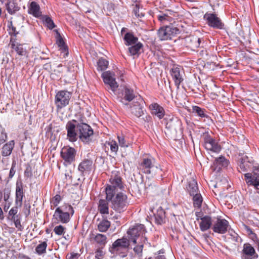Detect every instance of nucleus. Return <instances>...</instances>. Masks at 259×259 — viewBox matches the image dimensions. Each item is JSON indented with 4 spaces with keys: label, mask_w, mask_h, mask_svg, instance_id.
Here are the masks:
<instances>
[{
    "label": "nucleus",
    "mask_w": 259,
    "mask_h": 259,
    "mask_svg": "<svg viewBox=\"0 0 259 259\" xmlns=\"http://www.w3.org/2000/svg\"><path fill=\"white\" fill-rule=\"evenodd\" d=\"M252 160L251 157H248L247 156H243L239 164V168L242 171H246L249 170L252 166Z\"/></svg>",
    "instance_id": "23"
},
{
    "label": "nucleus",
    "mask_w": 259,
    "mask_h": 259,
    "mask_svg": "<svg viewBox=\"0 0 259 259\" xmlns=\"http://www.w3.org/2000/svg\"><path fill=\"white\" fill-rule=\"evenodd\" d=\"M57 33V37H56V44H57L58 47L62 51V52H64L65 55L67 56L68 55L67 52V48L65 44V42L61 37L60 34L58 32V30H56Z\"/></svg>",
    "instance_id": "34"
},
{
    "label": "nucleus",
    "mask_w": 259,
    "mask_h": 259,
    "mask_svg": "<svg viewBox=\"0 0 259 259\" xmlns=\"http://www.w3.org/2000/svg\"><path fill=\"white\" fill-rule=\"evenodd\" d=\"M73 122H76L75 120L69 121L66 124V129L67 130V138L71 142H74L77 140L78 132L76 131L77 124Z\"/></svg>",
    "instance_id": "16"
},
{
    "label": "nucleus",
    "mask_w": 259,
    "mask_h": 259,
    "mask_svg": "<svg viewBox=\"0 0 259 259\" xmlns=\"http://www.w3.org/2000/svg\"><path fill=\"white\" fill-rule=\"evenodd\" d=\"M2 193L4 201L5 202H9L11 195V190L8 188H5Z\"/></svg>",
    "instance_id": "47"
},
{
    "label": "nucleus",
    "mask_w": 259,
    "mask_h": 259,
    "mask_svg": "<svg viewBox=\"0 0 259 259\" xmlns=\"http://www.w3.org/2000/svg\"><path fill=\"white\" fill-rule=\"evenodd\" d=\"M192 112L200 117H206L207 115L204 112V109L201 108L197 106H193L192 109Z\"/></svg>",
    "instance_id": "40"
},
{
    "label": "nucleus",
    "mask_w": 259,
    "mask_h": 259,
    "mask_svg": "<svg viewBox=\"0 0 259 259\" xmlns=\"http://www.w3.org/2000/svg\"><path fill=\"white\" fill-rule=\"evenodd\" d=\"M130 245L129 240L125 238H122L116 240L112 244L113 248H116L118 247L120 248H127Z\"/></svg>",
    "instance_id": "35"
},
{
    "label": "nucleus",
    "mask_w": 259,
    "mask_h": 259,
    "mask_svg": "<svg viewBox=\"0 0 259 259\" xmlns=\"http://www.w3.org/2000/svg\"><path fill=\"white\" fill-rule=\"evenodd\" d=\"M7 139L6 133L2 132L0 134V145L4 143Z\"/></svg>",
    "instance_id": "53"
},
{
    "label": "nucleus",
    "mask_w": 259,
    "mask_h": 259,
    "mask_svg": "<svg viewBox=\"0 0 259 259\" xmlns=\"http://www.w3.org/2000/svg\"><path fill=\"white\" fill-rule=\"evenodd\" d=\"M61 200V197L59 195H56L51 200V207L53 206H57L59 203L60 201Z\"/></svg>",
    "instance_id": "48"
},
{
    "label": "nucleus",
    "mask_w": 259,
    "mask_h": 259,
    "mask_svg": "<svg viewBox=\"0 0 259 259\" xmlns=\"http://www.w3.org/2000/svg\"><path fill=\"white\" fill-rule=\"evenodd\" d=\"M143 47V45L140 42H138L133 45H131L128 49V52L132 56H139L141 53V50Z\"/></svg>",
    "instance_id": "33"
},
{
    "label": "nucleus",
    "mask_w": 259,
    "mask_h": 259,
    "mask_svg": "<svg viewBox=\"0 0 259 259\" xmlns=\"http://www.w3.org/2000/svg\"><path fill=\"white\" fill-rule=\"evenodd\" d=\"M17 211H9L8 219L14 221L15 226L18 231H22L23 227L21 224V216L17 214Z\"/></svg>",
    "instance_id": "24"
},
{
    "label": "nucleus",
    "mask_w": 259,
    "mask_h": 259,
    "mask_svg": "<svg viewBox=\"0 0 259 259\" xmlns=\"http://www.w3.org/2000/svg\"><path fill=\"white\" fill-rule=\"evenodd\" d=\"M117 138L120 146L122 147H127L128 146V143L125 141V138L123 136H118Z\"/></svg>",
    "instance_id": "49"
},
{
    "label": "nucleus",
    "mask_w": 259,
    "mask_h": 259,
    "mask_svg": "<svg viewBox=\"0 0 259 259\" xmlns=\"http://www.w3.org/2000/svg\"><path fill=\"white\" fill-rule=\"evenodd\" d=\"M66 209L68 208V210H73V208L70 205H68V207H66Z\"/></svg>",
    "instance_id": "61"
},
{
    "label": "nucleus",
    "mask_w": 259,
    "mask_h": 259,
    "mask_svg": "<svg viewBox=\"0 0 259 259\" xmlns=\"http://www.w3.org/2000/svg\"><path fill=\"white\" fill-rule=\"evenodd\" d=\"M110 147V150L113 152H116L118 149V146L117 143L113 140L110 141L108 143Z\"/></svg>",
    "instance_id": "50"
},
{
    "label": "nucleus",
    "mask_w": 259,
    "mask_h": 259,
    "mask_svg": "<svg viewBox=\"0 0 259 259\" xmlns=\"http://www.w3.org/2000/svg\"><path fill=\"white\" fill-rule=\"evenodd\" d=\"M139 168L144 173L150 175L152 177L157 175L161 176V169L152 157H144L139 163Z\"/></svg>",
    "instance_id": "2"
},
{
    "label": "nucleus",
    "mask_w": 259,
    "mask_h": 259,
    "mask_svg": "<svg viewBox=\"0 0 259 259\" xmlns=\"http://www.w3.org/2000/svg\"><path fill=\"white\" fill-rule=\"evenodd\" d=\"M72 93L66 90L59 91L55 98V104L57 109H61L69 104Z\"/></svg>",
    "instance_id": "5"
},
{
    "label": "nucleus",
    "mask_w": 259,
    "mask_h": 259,
    "mask_svg": "<svg viewBox=\"0 0 259 259\" xmlns=\"http://www.w3.org/2000/svg\"><path fill=\"white\" fill-rule=\"evenodd\" d=\"M93 162L91 160L85 159L80 163L78 169L82 175H88L92 168Z\"/></svg>",
    "instance_id": "20"
},
{
    "label": "nucleus",
    "mask_w": 259,
    "mask_h": 259,
    "mask_svg": "<svg viewBox=\"0 0 259 259\" xmlns=\"http://www.w3.org/2000/svg\"><path fill=\"white\" fill-rule=\"evenodd\" d=\"M224 206H223L222 204V209L223 210H226L227 209H230L232 208V206L229 204L228 206H227V204L226 203H224Z\"/></svg>",
    "instance_id": "57"
},
{
    "label": "nucleus",
    "mask_w": 259,
    "mask_h": 259,
    "mask_svg": "<svg viewBox=\"0 0 259 259\" xmlns=\"http://www.w3.org/2000/svg\"><path fill=\"white\" fill-rule=\"evenodd\" d=\"M196 216L197 221L200 220L199 223V227L200 230L203 231H206L212 227L213 221L209 215H204L202 213V211H196Z\"/></svg>",
    "instance_id": "9"
},
{
    "label": "nucleus",
    "mask_w": 259,
    "mask_h": 259,
    "mask_svg": "<svg viewBox=\"0 0 259 259\" xmlns=\"http://www.w3.org/2000/svg\"><path fill=\"white\" fill-rule=\"evenodd\" d=\"M139 96H137L134 91L128 87H125L123 90L121 95L120 96V101L124 105L127 106L128 102L132 101L135 99H138Z\"/></svg>",
    "instance_id": "10"
},
{
    "label": "nucleus",
    "mask_w": 259,
    "mask_h": 259,
    "mask_svg": "<svg viewBox=\"0 0 259 259\" xmlns=\"http://www.w3.org/2000/svg\"><path fill=\"white\" fill-rule=\"evenodd\" d=\"M102 77L104 83L108 84L111 91L114 92L118 87L114 74L110 71H106L102 73Z\"/></svg>",
    "instance_id": "14"
},
{
    "label": "nucleus",
    "mask_w": 259,
    "mask_h": 259,
    "mask_svg": "<svg viewBox=\"0 0 259 259\" xmlns=\"http://www.w3.org/2000/svg\"><path fill=\"white\" fill-rule=\"evenodd\" d=\"M6 7L8 12L10 14H13L19 10V8L14 1H10L7 4Z\"/></svg>",
    "instance_id": "37"
},
{
    "label": "nucleus",
    "mask_w": 259,
    "mask_h": 259,
    "mask_svg": "<svg viewBox=\"0 0 259 259\" xmlns=\"http://www.w3.org/2000/svg\"><path fill=\"white\" fill-rule=\"evenodd\" d=\"M204 18L206 20L208 25L211 27L220 29H223L224 27V24L214 14L206 13L204 16Z\"/></svg>",
    "instance_id": "12"
},
{
    "label": "nucleus",
    "mask_w": 259,
    "mask_h": 259,
    "mask_svg": "<svg viewBox=\"0 0 259 259\" xmlns=\"http://www.w3.org/2000/svg\"><path fill=\"white\" fill-rule=\"evenodd\" d=\"M204 146L207 150L218 153L221 150V146L213 138L209 136H206L204 138Z\"/></svg>",
    "instance_id": "15"
},
{
    "label": "nucleus",
    "mask_w": 259,
    "mask_h": 259,
    "mask_svg": "<svg viewBox=\"0 0 259 259\" xmlns=\"http://www.w3.org/2000/svg\"><path fill=\"white\" fill-rule=\"evenodd\" d=\"M188 46L192 48H197L200 47L201 40L196 36H190L186 38Z\"/></svg>",
    "instance_id": "27"
},
{
    "label": "nucleus",
    "mask_w": 259,
    "mask_h": 259,
    "mask_svg": "<svg viewBox=\"0 0 259 259\" xmlns=\"http://www.w3.org/2000/svg\"><path fill=\"white\" fill-rule=\"evenodd\" d=\"M79 254L77 253H71L70 255H67V257L68 259H76L78 257Z\"/></svg>",
    "instance_id": "54"
},
{
    "label": "nucleus",
    "mask_w": 259,
    "mask_h": 259,
    "mask_svg": "<svg viewBox=\"0 0 259 259\" xmlns=\"http://www.w3.org/2000/svg\"><path fill=\"white\" fill-rule=\"evenodd\" d=\"M257 256L254 248L250 244H244L241 255L242 259H253Z\"/></svg>",
    "instance_id": "17"
},
{
    "label": "nucleus",
    "mask_w": 259,
    "mask_h": 259,
    "mask_svg": "<svg viewBox=\"0 0 259 259\" xmlns=\"http://www.w3.org/2000/svg\"><path fill=\"white\" fill-rule=\"evenodd\" d=\"M245 180L248 186H252L259 190V166L255 167L252 172L244 174Z\"/></svg>",
    "instance_id": "7"
},
{
    "label": "nucleus",
    "mask_w": 259,
    "mask_h": 259,
    "mask_svg": "<svg viewBox=\"0 0 259 259\" xmlns=\"http://www.w3.org/2000/svg\"><path fill=\"white\" fill-rule=\"evenodd\" d=\"M172 122V121H171L170 122L167 123L166 125V127H170V126H171V125H171Z\"/></svg>",
    "instance_id": "63"
},
{
    "label": "nucleus",
    "mask_w": 259,
    "mask_h": 259,
    "mask_svg": "<svg viewBox=\"0 0 259 259\" xmlns=\"http://www.w3.org/2000/svg\"><path fill=\"white\" fill-rule=\"evenodd\" d=\"M91 240H94L100 245H105L107 243V237L106 235L101 234H94L92 233L90 235Z\"/></svg>",
    "instance_id": "29"
},
{
    "label": "nucleus",
    "mask_w": 259,
    "mask_h": 259,
    "mask_svg": "<svg viewBox=\"0 0 259 259\" xmlns=\"http://www.w3.org/2000/svg\"><path fill=\"white\" fill-rule=\"evenodd\" d=\"M11 48L15 50L19 56H25L27 54L26 48H24L23 45L16 42L11 38L10 40Z\"/></svg>",
    "instance_id": "25"
},
{
    "label": "nucleus",
    "mask_w": 259,
    "mask_h": 259,
    "mask_svg": "<svg viewBox=\"0 0 259 259\" xmlns=\"http://www.w3.org/2000/svg\"><path fill=\"white\" fill-rule=\"evenodd\" d=\"M4 218L3 211H0V220H3Z\"/></svg>",
    "instance_id": "62"
},
{
    "label": "nucleus",
    "mask_w": 259,
    "mask_h": 259,
    "mask_svg": "<svg viewBox=\"0 0 259 259\" xmlns=\"http://www.w3.org/2000/svg\"><path fill=\"white\" fill-rule=\"evenodd\" d=\"M65 228L62 225L56 226L54 229V232L58 235H61L64 234Z\"/></svg>",
    "instance_id": "46"
},
{
    "label": "nucleus",
    "mask_w": 259,
    "mask_h": 259,
    "mask_svg": "<svg viewBox=\"0 0 259 259\" xmlns=\"http://www.w3.org/2000/svg\"><path fill=\"white\" fill-rule=\"evenodd\" d=\"M170 74L176 85L178 87L184 80L182 69L180 67H173L170 71Z\"/></svg>",
    "instance_id": "18"
},
{
    "label": "nucleus",
    "mask_w": 259,
    "mask_h": 259,
    "mask_svg": "<svg viewBox=\"0 0 259 259\" xmlns=\"http://www.w3.org/2000/svg\"><path fill=\"white\" fill-rule=\"evenodd\" d=\"M143 247V245H137L134 248V250L136 253L138 254L142 252Z\"/></svg>",
    "instance_id": "55"
},
{
    "label": "nucleus",
    "mask_w": 259,
    "mask_h": 259,
    "mask_svg": "<svg viewBox=\"0 0 259 259\" xmlns=\"http://www.w3.org/2000/svg\"><path fill=\"white\" fill-rule=\"evenodd\" d=\"M112 215H113V213H111V214H110L111 217H109V219L115 220H117L118 219V217L116 216V215H115L113 216V217H112Z\"/></svg>",
    "instance_id": "59"
},
{
    "label": "nucleus",
    "mask_w": 259,
    "mask_h": 259,
    "mask_svg": "<svg viewBox=\"0 0 259 259\" xmlns=\"http://www.w3.org/2000/svg\"><path fill=\"white\" fill-rule=\"evenodd\" d=\"M142 102V99L141 97H139L137 99V101L132 103V105H130V109L132 113L137 117H140L143 114L142 107L141 106V102Z\"/></svg>",
    "instance_id": "19"
},
{
    "label": "nucleus",
    "mask_w": 259,
    "mask_h": 259,
    "mask_svg": "<svg viewBox=\"0 0 259 259\" xmlns=\"http://www.w3.org/2000/svg\"><path fill=\"white\" fill-rule=\"evenodd\" d=\"M29 13L35 17L41 16L39 6L35 2H32L29 7Z\"/></svg>",
    "instance_id": "32"
},
{
    "label": "nucleus",
    "mask_w": 259,
    "mask_h": 259,
    "mask_svg": "<svg viewBox=\"0 0 259 259\" xmlns=\"http://www.w3.org/2000/svg\"><path fill=\"white\" fill-rule=\"evenodd\" d=\"M42 20L44 24L50 29H52L55 27V24L50 17L47 15L44 16L42 17Z\"/></svg>",
    "instance_id": "39"
},
{
    "label": "nucleus",
    "mask_w": 259,
    "mask_h": 259,
    "mask_svg": "<svg viewBox=\"0 0 259 259\" xmlns=\"http://www.w3.org/2000/svg\"><path fill=\"white\" fill-rule=\"evenodd\" d=\"M104 215H106V214H109V211H100Z\"/></svg>",
    "instance_id": "64"
},
{
    "label": "nucleus",
    "mask_w": 259,
    "mask_h": 259,
    "mask_svg": "<svg viewBox=\"0 0 259 259\" xmlns=\"http://www.w3.org/2000/svg\"><path fill=\"white\" fill-rule=\"evenodd\" d=\"M145 232L144 226L142 224H137L130 228L127 234L130 239L134 244L137 243V238L143 235Z\"/></svg>",
    "instance_id": "11"
},
{
    "label": "nucleus",
    "mask_w": 259,
    "mask_h": 259,
    "mask_svg": "<svg viewBox=\"0 0 259 259\" xmlns=\"http://www.w3.org/2000/svg\"><path fill=\"white\" fill-rule=\"evenodd\" d=\"M229 226V222L227 220L218 217L213 221L211 229L215 233L225 234L227 232Z\"/></svg>",
    "instance_id": "8"
},
{
    "label": "nucleus",
    "mask_w": 259,
    "mask_h": 259,
    "mask_svg": "<svg viewBox=\"0 0 259 259\" xmlns=\"http://www.w3.org/2000/svg\"><path fill=\"white\" fill-rule=\"evenodd\" d=\"M14 146V141H10L5 144L2 148L1 154L3 156H8L10 155L12 151Z\"/></svg>",
    "instance_id": "31"
},
{
    "label": "nucleus",
    "mask_w": 259,
    "mask_h": 259,
    "mask_svg": "<svg viewBox=\"0 0 259 259\" xmlns=\"http://www.w3.org/2000/svg\"><path fill=\"white\" fill-rule=\"evenodd\" d=\"M108 65V62L103 58H101L99 60L98 62V69L101 71L105 70Z\"/></svg>",
    "instance_id": "45"
},
{
    "label": "nucleus",
    "mask_w": 259,
    "mask_h": 259,
    "mask_svg": "<svg viewBox=\"0 0 259 259\" xmlns=\"http://www.w3.org/2000/svg\"><path fill=\"white\" fill-rule=\"evenodd\" d=\"M193 200V205L195 209H199L202 205L203 199L200 194L192 196Z\"/></svg>",
    "instance_id": "38"
},
{
    "label": "nucleus",
    "mask_w": 259,
    "mask_h": 259,
    "mask_svg": "<svg viewBox=\"0 0 259 259\" xmlns=\"http://www.w3.org/2000/svg\"><path fill=\"white\" fill-rule=\"evenodd\" d=\"M125 45L126 46H131L138 42V38L137 37L131 32H127L123 37Z\"/></svg>",
    "instance_id": "30"
},
{
    "label": "nucleus",
    "mask_w": 259,
    "mask_h": 259,
    "mask_svg": "<svg viewBox=\"0 0 259 259\" xmlns=\"http://www.w3.org/2000/svg\"><path fill=\"white\" fill-rule=\"evenodd\" d=\"M47 247V243L46 242L44 241L38 244L36 248V252L39 254H41L45 252H46V248Z\"/></svg>",
    "instance_id": "43"
},
{
    "label": "nucleus",
    "mask_w": 259,
    "mask_h": 259,
    "mask_svg": "<svg viewBox=\"0 0 259 259\" xmlns=\"http://www.w3.org/2000/svg\"><path fill=\"white\" fill-rule=\"evenodd\" d=\"M187 190L192 196L196 195V194H200L197 182L193 179L190 180L189 182Z\"/></svg>",
    "instance_id": "28"
},
{
    "label": "nucleus",
    "mask_w": 259,
    "mask_h": 259,
    "mask_svg": "<svg viewBox=\"0 0 259 259\" xmlns=\"http://www.w3.org/2000/svg\"><path fill=\"white\" fill-rule=\"evenodd\" d=\"M75 150L70 147H63L61 151V157L67 164H71L75 160Z\"/></svg>",
    "instance_id": "13"
},
{
    "label": "nucleus",
    "mask_w": 259,
    "mask_h": 259,
    "mask_svg": "<svg viewBox=\"0 0 259 259\" xmlns=\"http://www.w3.org/2000/svg\"><path fill=\"white\" fill-rule=\"evenodd\" d=\"M109 182V184L107 185L105 189L106 198H110L113 193H116L118 190H122L124 189V184L118 171L112 172Z\"/></svg>",
    "instance_id": "1"
},
{
    "label": "nucleus",
    "mask_w": 259,
    "mask_h": 259,
    "mask_svg": "<svg viewBox=\"0 0 259 259\" xmlns=\"http://www.w3.org/2000/svg\"><path fill=\"white\" fill-rule=\"evenodd\" d=\"M110 223L108 221H102L98 226V230L100 232H106L110 227Z\"/></svg>",
    "instance_id": "41"
},
{
    "label": "nucleus",
    "mask_w": 259,
    "mask_h": 259,
    "mask_svg": "<svg viewBox=\"0 0 259 259\" xmlns=\"http://www.w3.org/2000/svg\"><path fill=\"white\" fill-rule=\"evenodd\" d=\"M165 211H156V213L153 214V218L155 223L158 225H161L165 221Z\"/></svg>",
    "instance_id": "36"
},
{
    "label": "nucleus",
    "mask_w": 259,
    "mask_h": 259,
    "mask_svg": "<svg viewBox=\"0 0 259 259\" xmlns=\"http://www.w3.org/2000/svg\"><path fill=\"white\" fill-rule=\"evenodd\" d=\"M153 114L157 116L159 119H161L164 115L163 108L157 103H152L149 106Z\"/></svg>",
    "instance_id": "26"
},
{
    "label": "nucleus",
    "mask_w": 259,
    "mask_h": 259,
    "mask_svg": "<svg viewBox=\"0 0 259 259\" xmlns=\"http://www.w3.org/2000/svg\"><path fill=\"white\" fill-rule=\"evenodd\" d=\"M110 201L111 207L115 210L124 209L127 205V196L121 192L113 193L111 198H106Z\"/></svg>",
    "instance_id": "4"
},
{
    "label": "nucleus",
    "mask_w": 259,
    "mask_h": 259,
    "mask_svg": "<svg viewBox=\"0 0 259 259\" xmlns=\"http://www.w3.org/2000/svg\"><path fill=\"white\" fill-rule=\"evenodd\" d=\"M245 228L246 229V230L249 233V234H251L252 233V231L251 230V229L249 228L248 227H247V226H245Z\"/></svg>",
    "instance_id": "60"
},
{
    "label": "nucleus",
    "mask_w": 259,
    "mask_h": 259,
    "mask_svg": "<svg viewBox=\"0 0 259 259\" xmlns=\"http://www.w3.org/2000/svg\"><path fill=\"white\" fill-rule=\"evenodd\" d=\"M107 200L100 199L98 204V210H108Z\"/></svg>",
    "instance_id": "44"
},
{
    "label": "nucleus",
    "mask_w": 259,
    "mask_h": 259,
    "mask_svg": "<svg viewBox=\"0 0 259 259\" xmlns=\"http://www.w3.org/2000/svg\"><path fill=\"white\" fill-rule=\"evenodd\" d=\"M16 205L17 208L20 207L22 204L24 196L23 185L22 183L17 182L16 186Z\"/></svg>",
    "instance_id": "21"
},
{
    "label": "nucleus",
    "mask_w": 259,
    "mask_h": 259,
    "mask_svg": "<svg viewBox=\"0 0 259 259\" xmlns=\"http://www.w3.org/2000/svg\"><path fill=\"white\" fill-rule=\"evenodd\" d=\"M16 166V162L15 161L13 162L12 167L10 169V172H9V178H12L15 173V170H14V168Z\"/></svg>",
    "instance_id": "52"
},
{
    "label": "nucleus",
    "mask_w": 259,
    "mask_h": 259,
    "mask_svg": "<svg viewBox=\"0 0 259 259\" xmlns=\"http://www.w3.org/2000/svg\"><path fill=\"white\" fill-rule=\"evenodd\" d=\"M53 219L55 223L56 221L62 223H66L70 220V214L66 211H55L53 215Z\"/></svg>",
    "instance_id": "22"
},
{
    "label": "nucleus",
    "mask_w": 259,
    "mask_h": 259,
    "mask_svg": "<svg viewBox=\"0 0 259 259\" xmlns=\"http://www.w3.org/2000/svg\"><path fill=\"white\" fill-rule=\"evenodd\" d=\"M32 176V173L31 171V168L29 167H27L25 172H24V177L27 178H29Z\"/></svg>",
    "instance_id": "56"
},
{
    "label": "nucleus",
    "mask_w": 259,
    "mask_h": 259,
    "mask_svg": "<svg viewBox=\"0 0 259 259\" xmlns=\"http://www.w3.org/2000/svg\"><path fill=\"white\" fill-rule=\"evenodd\" d=\"M167 16L166 15H162L158 16L159 20L162 21L166 19Z\"/></svg>",
    "instance_id": "58"
},
{
    "label": "nucleus",
    "mask_w": 259,
    "mask_h": 259,
    "mask_svg": "<svg viewBox=\"0 0 259 259\" xmlns=\"http://www.w3.org/2000/svg\"><path fill=\"white\" fill-rule=\"evenodd\" d=\"M179 29L172 26L161 27L157 32L158 36L161 40L171 39L173 37L179 34Z\"/></svg>",
    "instance_id": "6"
},
{
    "label": "nucleus",
    "mask_w": 259,
    "mask_h": 259,
    "mask_svg": "<svg viewBox=\"0 0 259 259\" xmlns=\"http://www.w3.org/2000/svg\"><path fill=\"white\" fill-rule=\"evenodd\" d=\"M104 256L103 251L100 249H98L95 252V257L98 259H101L103 258Z\"/></svg>",
    "instance_id": "51"
},
{
    "label": "nucleus",
    "mask_w": 259,
    "mask_h": 259,
    "mask_svg": "<svg viewBox=\"0 0 259 259\" xmlns=\"http://www.w3.org/2000/svg\"><path fill=\"white\" fill-rule=\"evenodd\" d=\"M215 162L217 165L223 167H226L229 164V161L224 156H221L216 158Z\"/></svg>",
    "instance_id": "42"
},
{
    "label": "nucleus",
    "mask_w": 259,
    "mask_h": 259,
    "mask_svg": "<svg viewBox=\"0 0 259 259\" xmlns=\"http://www.w3.org/2000/svg\"><path fill=\"white\" fill-rule=\"evenodd\" d=\"M76 131L79 139L85 144H89L92 141L94 132L92 127L87 123H77Z\"/></svg>",
    "instance_id": "3"
}]
</instances>
